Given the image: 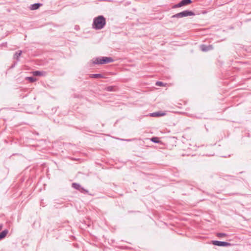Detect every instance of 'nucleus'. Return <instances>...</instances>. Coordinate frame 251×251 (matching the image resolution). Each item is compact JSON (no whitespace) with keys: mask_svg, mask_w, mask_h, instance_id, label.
I'll list each match as a JSON object with an SVG mask.
<instances>
[{"mask_svg":"<svg viewBox=\"0 0 251 251\" xmlns=\"http://www.w3.org/2000/svg\"><path fill=\"white\" fill-rule=\"evenodd\" d=\"M8 233V229H4L0 233V241L4 239Z\"/></svg>","mask_w":251,"mask_h":251,"instance_id":"nucleus-8","label":"nucleus"},{"mask_svg":"<svg viewBox=\"0 0 251 251\" xmlns=\"http://www.w3.org/2000/svg\"><path fill=\"white\" fill-rule=\"evenodd\" d=\"M156 85L159 86H164V84L161 81H157L156 82Z\"/></svg>","mask_w":251,"mask_h":251,"instance_id":"nucleus-21","label":"nucleus"},{"mask_svg":"<svg viewBox=\"0 0 251 251\" xmlns=\"http://www.w3.org/2000/svg\"><path fill=\"white\" fill-rule=\"evenodd\" d=\"M106 25V19L102 15L98 16L93 19L92 28L95 30H100Z\"/></svg>","mask_w":251,"mask_h":251,"instance_id":"nucleus-1","label":"nucleus"},{"mask_svg":"<svg viewBox=\"0 0 251 251\" xmlns=\"http://www.w3.org/2000/svg\"><path fill=\"white\" fill-rule=\"evenodd\" d=\"M212 49L213 48L211 45L206 46L205 45H202L201 46V49L202 51H207L212 50Z\"/></svg>","mask_w":251,"mask_h":251,"instance_id":"nucleus-6","label":"nucleus"},{"mask_svg":"<svg viewBox=\"0 0 251 251\" xmlns=\"http://www.w3.org/2000/svg\"><path fill=\"white\" fill-rule=\"evenodd\" d=\"M105 90L109 92L114 91L115 90V88L113 86H109L105 88Z\"/></svg>","mask_w":251,"mask_h":251,"instance_id":"nucleus-14","label":"nucleus"},{"mask_svg":"<svg viewBox=\"0 0 251 251\" xmlns=\"http://www.w3.org/2000/svg\"><path fill=\"white\" fill-rule=\"evenodd\" d=\"M183 5H187L192 2L191 0H182Z\"/></svg>","mask_w":251,"mask_h":251,"instance_id":"nucleus-18","label":"nucleus"},{"mask_svg":"<svg viewBox=\"0 0 251 251\" xmlns=\"http://www.w3.org/2000/svg\"><path fill=\"white\" fill-rule=\"evenodd\" d=\"M151 141L154 143H159L160 141L159 139V138L157 137H153L151 139Z\"/></svg>","mask_w":251,"mask_h":251,"instance_id":"nucleus-12","label":"nucleus"},{"mask_svg":"<svg viewBox=\"0 0 251 251\" xmlns=\"http://www.w3.org/2000/svg\"><path fill=\"white\" fill-rule=\"evenodd\" d=\"M43 73H44L43 72H41L39 71H36L33 72V75L34 76H41V75H43Z\"/></svg>","mask_w":251,"mask_h":251,"instance_id":"nucleus-13","label":"nucleus"},{"mask_svg":"<svg viewBox=\"0 0 251 251\" xmlns=\"http://www.w3.org/2000/svg\"><path fill=\"white\" fill-rule=\"evenodd\" d=\"M79 191L81 192V193H84V194H86V193H87L88 192V191L87 190H86V189H85L84 188H83L82 187H81L80 189V190Z\"/></svg>","mask_w":251,"mask_h":251,"instance_id":"nucleus-20","label":"nucleus"},{"mask_svg":"<svg viewBox=\"0 0 251 251\" xmlns=\"http://www.w3.org/2000/svg\"><path fill=\"white\" fill-rule=\"evenodd\" d=\"M165 113L161 111L153 112L151 114V117H160L164 116Z\"/></svg>","mask_w":251,"mask_h":251,"instance_id":"nucleus-7","label":"nucleus"},{"mask_svg":"<svg viewBox=\"0 0 251 251\" xmlns=\"http://www.w3.org/2000/svg\"><path fill=\"white\" fill-rule=\"evenodd\" d=\"M212 244L215 246H217L219 247H228L231 245V244L230 243L227 242L216 240L212 241Z\"/></svg>","mask_w":251,"mask_h":251,"instance_id":"nucleus-4","label":"nucleus"},{"mask_svg":"<svg viewBox=\"0 0 251 251\" xmlns=\"http://www.w3.org/2000/svg\"><path fill=\"white\" fill-rule=\"evenodd\" d=\"M90 77L91 78H103V76L102 75L100 74H91L90 75Z\"/></svg>","mask_w":251,"mask_h":251,"instance_id":"nucleus-9","label":"nucleus"},{"mask_svg":"<svg viewBox=\"0 0 251 251\" xmlns=\"http://www.w3.org/2000/svg\"><path fill=\"white\" fill-rule=\"evenodd\" d=\"M25 79L30 82H34L36 80V78L33 76L26 77Z\"/></svg>","mask_w":251,"mask_h":251,"instance_id":"nucleus-15","label":"nucleus"},{"mask_svg":"<svg viewBox=\"0 0 251 251\" xmlns=\"http://www.w3.org/2000/svg\"><path fill=\"white\" fill-rule=\"evenodd\" d=\"M217 236L219 238H223L227 236V234L225 233H218Z\"/></svg>","mask_w":251,"mask_h":251,"instance_id":"nucleus-19","label":"nucleus"},{"mask_svg":"<svg viewBox=\"0 0 251 251\" xmlns=\"http://www.w3.org/2000/svg\"><path fill=\"white\" fill-rule=\"evenodd\" d=\"M42 5V4L40 3H34L33 4L30 5V6L29 7V9L31 10H36V9H39L40 8V7Z\"/></svg>","mask_w":251,"mask_h":251,"instance_id":"nucleus-5","label":"nucleus"},{"mask_svg":"<svg viewBox=\"0 0 251 251\" xmlns=\"http://www.w3.org/2000/svg\"><path fill=\"white\" fill-rule=\"evenodd\" d=\"M93 63L95 64H105L108 63L113 62V59L110 57H100L93 58Z\"/></svg>","mask_w":251,"mask_h":251,"instance_id":"nucleus-2","label":"nucleus"},{"mask_svg":"<svg viewBox=\"0 0 251 251\" xmlns=\"http://www.w3.org/2000/svg\"><path fill=\"white\" fill-rule=\"evenodd\" d=\"M133 139H126V140H125V139H122V140H124V141H131L132 140H133Z\"/></svg>","mask_w":251,"mask_h":251,"instance_id":"nucleus-22","label":"nucleus"},{"mask_svg":"<svg viewBox=\"0 0 251 251\" xmlns=\"http://www.w3.org/2000/svg\"><path fill=\"white\" fill-rule=\"evenodd\" d=\"M72 187L74 189L79 191L81 186L79 184H78V183H72Z\"/></svg>","mask_w":251,"mask_h":251,"instance_id":"nucleus-11","label":"nucleus"},{"mask_svg":"<svg viewBox=\"0 0 251 251\" xmlns=\"http://www.w3.org/2000/svg\"><path fill=\"white\" fill-rule=\"evenodd\" d=\"M183 6H184L183 4V2L182 1H181L180 2H179L178 3L176 4H175L173 6V8H178V7H182Z\"/></svg>","mask_w":251,"mask_h":251,"instance_id":"nucleus-16","label":"nucleus"},{"mask_svg":"<svg viewBox=\"0 0 251 251\" xmlns=\"http://www.w3.org/2000/svg\"><path fill=\"white\" fill-rule=\"evenodd\" d=\"M195 14L192 11L184 10L181 12L176 14L172 16V18H181L185 17L194 16Z\"/></svg>","mask_w":251,"mask_h":251,"instance_id":"nucleus-3","label":"nucleus"},{"mask_svg":"<svg viewBox=\"0 0 251 251\" xmlns=\"http://www.w3.org/2000/svg\"><path fill=\"white\" fill-rule=\"evenodd\" d=\"M22 53V50H18L14 54V58L16 59L18 61H19V57L21 56Z\"/></svg>","mask_w":251,"mask_h":251,"instance_id":"nucleus-10","label":"nucleus"},{"mask_svg":"<svg viewBox=\"0 0 251 251\" xmlns=\"http://www.w3.org/2000/svg\"><path fill=\"white\" fill-rule=\"evenodd\" d=\"M183 6H184L183 4V2L182 1H181L180 2H179L178 3L176 4H175L173 6V8H178V7H182Z\"/></svg>","mask_w":251,"mask_h":251,"instance_id":"nucleus-17","label":"nucleus"},{"mask_svg":"<svg viewBox=\"0 0 251 251\" xmlns=\"http://www.w3.org/2000/svg\"><path fill=\"white\" fill-rule=\"evenodd\" d=\"M2 228V225H0V231L1 230Z\"/></svg>","mask_w":251,"mask_h":251,"instance_id":"nucleus-23","label":"nucleus"}]
</instances>
